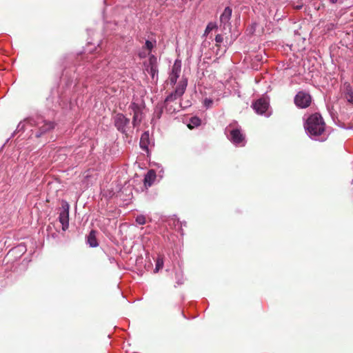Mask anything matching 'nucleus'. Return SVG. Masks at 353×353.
Here are the masks:
<instances>
[{"label": "nucleus", "instance_id": "9", "mask_svg": "<svg viewBox=\"0 0 353 353\" xmlns=\"http://www.w3.org/2000/svg\"><path fill=\"white\" fill-rule=\"evenodd\" d=\"M181 70V61L176 59L172 68V71L170 73L169 80L171 85L176 84L177 79L180 75Z\"/></svg>", "mask_w": 353, "mask_h": 353}, {"label": "nucleus", "instance_id": "7", "mask_svg": "<svg viewBox=\"0 0 353 353\" xmlns=\"http://www.w3.org/2000/svg\"><path fill=\"white\" fill-rule=\"evenodd\" d=\"M69 209L70 205L68 203L63 201L61 204V210L59 215V220L62 225V230L63 231H65L69 227Z\"/></svg>", "mask_w": 353, "mask_h": 353}, {"label": "nucleus", "instance_id": "18", "mask_svg": "<svg viewBox=\"0 0 353 353\" xmlns=\"http://www.w3.org/2000/svg\"><path fill=\"white\" fill-rule=\"evenodd\" d=\"M146 70L151 75L152 79H154L155 76L157 77V66H148Z\"/></svg>", "mask_w": 353, "mask_h": 353}, {"label": "nucleus", "instance_id": "1", "mask_svg": "<svg viewBox=\"0 0 353 353\" xmlns=\"http://www.w3.org/2000/svg\"><path fill=\"white\" fill-rule=\"evenodd\" d=\"M55 127L53 121L47 120L41 116L28 117L21 121L16 129L17 132L29 130L30 137L40 138L52 130Z\"/></svg>", "mask_w": 353, "mask_h": 353}, {"label": "nucleus", "instance_id": "23", "mask_svg": "<svg viewBox=\"0 0 353 353\" xmlns=\"http://www.w3.org/2000/svg\"><path fill=\"white\" fill-rule=\"evenodd\" d=\"M157 66V57L153 55L150 54L149 57V64L148 66Z\"/></svg>", "mask_w": 353, "mask_h": 353}, {"label": "nucleus", "instance_id": "5", "mask_svg": "<svg viewBox=\"0 0 353 353\" xmlns=\"http://www.w3.org/2000/svg\"><path fill=\"white\" fill-rule=\"evenodd\" d=\"M252 106L254 111L259 114L269 117L272 114L271 111L269 110V101L265 98H261L256 100L252 103Z\"/></svg>", "mask_w": 353, "mask_h": 353}, {"label": "nucleus", "instance_id": "11", "mask_svg": "<svg viewBox=\"0 0 353 353\" xmlns=\"http://www.w3.org/2000/svg\"><path fill=\"white\" fill-rule=\"evenodd\" d=\"M232 10L230 7H226L220 16V23L223 26V28L229 27L230 25V20L232 17Z\"/></svg>", "mask_w": 353, "mask_h": 353}, {"label": "nucleus", "instance_id": "25", "mask_svg": "<svg viewBox=\"0 0 353 353\" xmlns=\"http://www.w3.org/2000/svg\"><path fill=\"white\" fill-rule=\"evenodd\" d=\"M163 104H164V108H165L167 112L172 114L175 112V108H172V107L171 105L170 106L168 103H164L163 102Z\"/></svg>", "mask_w": 353, "mask_h": 353}, {"label": "nucleus", "instance_id": "19", "mask_svg": "<svg viewBox=\"0 0 353 353\" xmlns=\"http://www.w3.org/2000/svg\"><path fill=\"white\" fill-rule=\"evenodd\" d=\"M135 221L138 225H144L146 223V216L143 214H139L136 216Z\"/></svg>", "mask_w": 353, "mask_h": 353}, {"label": "nucleus", "instance_id": "27", "mask_svg": "<svg viewBox=\"0 0 353 353\" xmlns=\"http://www.w3.org/2000/svg\"><path fill=\"white\" fill-rule=\"evenodd\" d=\"M223 41V37L221 34H217L216 37H215V41L217 43H222Z\"/></svg>", "mask_w": 353, "mask_h": 353}, {"label": "nucleus", "instance_id": "17", "mask_svg": "<svg viewBox=\"0 0 353 353\" xmlns=\"http://www.w3.org/2000/svg\"><path fill=\"white\" fill-rule=\"evenodd\" d=\"M201 119L197 117H191L190 119V122L188 125V128L190 129H192L195 127H198L201 125Z\"/></svg>", "mask_w": 353, "mask_h": 353}, {"label": "nucleus", "instance_id": "20", "mask_svg": "<svg viewBox=\"0 0 353 353\" xmlns=\"http://www.w3.org/2000/svg\"><path fill=\"white\" fill-rule=\"evenodd\" d=\"M129 109H130L133 113L138 112L142 110L141 106L135 102H132L130 103Z\"/></svg>", "mask_w": 353, "mask_h": 353}, {"label": "nucleus", "instance_id": "28", "mask_svg": "<svg viewBox=\"0 0 353 353\" xmlns=\"http://www.w3.org/2000/svg\"><path fill=\"white\" fill-rule=\"evenodd\" d=\"M177 224H179V228H180L179 229H180L181 230H182V228H182L183 226H186V222H183H183L180 221L179 219L177 220ZM181 234H182V235L183 234V231H181Z\"/></svg>", "mask_w": 353, "mask_h": 353}, {"label": "nucleus", "instance_id": "15", "mask_svg": "<svg viewBox=\"0 0 353 353\" xmlns=\"http://www.w3.org/2000/svg\"><path fill=\"white\" fill-rule=\"evenodd\" d=\"M143 119V112L142 110L138 112L133 113V117H132V128L138 127Z\"/></svg>", "mask_w": 353, "mask_h": 353}, {"label": "nucleus", "instance_id": "16", "mask_svg": "<svg viewBox=\"0 0 353 353\" xmlns=\"http://www.w3.org/2000/svg\"><path fill=\"white\" fill-rule=\"evenodd\" d=\"M164 109V104L163 103H159L156 105L154 110V117L159 119L161 117Z\"/></svg>", "mask_w": 353, "mask_h": 353}, {"label": "nucleus", "instance_id": "2", "mask_svg": "<svg viewBox=\"0 0 353 353\" xmlns=\"http://www.w3.org/2000/svg\"><path fill=\"white\" fill-rule=\"evenodd\" d=\"M325 124L319 113L311 114L306 119L304 128L307 134L313 140L323 141L325 139L322 137L325 132Z\"/></svg>", "mask_w": 353, "mask_h": 353}, {"label": "nucleus", "instance_id": "13", "mask_svg": "<svg viewBox=\"0 0 353 353\" xmlns=\"http://www.w3.org/2000/svg\"><path fill=\"white\" fill-rule=\"evenodd\" d=\"M150 143V134L148 132H145L141 134L140 139V147L145 151L148 150V145Z\"/></svg>", "mask_w": 353, "mask_h": 353}, {"label": "nucleus", "instance_id": "30", "mask_svg": "<svg viewBox=\"0 0 353 353\" xmlns=\"http://www.w3.org/2000/svg\"><path fill=\"white\" fill-rule=\"evenodd\" d=\"M98 61H95L93 63H92V66L93 67H96L97 69H99L100 68V66H98Z\"/></svg>", "mask_w": 353, "mask_h": 353}, {"label": "nucleus", "instance_id": "29", "mask_svg": "<svg viewBox=\"0 0 353 353\" xmlns=\"http://www.w3.org/2000/svg\"><path fill=\"white\" fill-rule=\"evenodd\" d=\"M176 283H177V284H178V285H181V284H183V278H181V279L179 278V279H177Z\"/></svg>", "mask_w": 353, "mask_h": 353}, {"label": "nucleus", "instance_id": "31", "mask_svg": "<svg viewBox=\"0 0 353 353\" xmlns=\"http://www.w3.org/2000/svg\"><path fill=\"white\" fill-rule=\"evenodd\" d=\"M139 57H140V58H144V57H145V54H144V53H139Z\"/></svg>", "mask_w": 353, "mask_h": 353}, {"label": "nucleus", "instance_id": "26", "mask_svg": "<svg viewBox=\"0 0 353 353\" xmlns=\"http://www.w3.org/2000/svg\"><path fill=\"white\" fill-rule=\"evenodd\" d=\"M216 26L212 24V23H209L207 27H206V29H205V33H209L214 28H215Z\"/></svg>", "mask_w": 353, "mask_h": 353}, {"label": "nucleus", "instance_id": "22", "mask_svg": "<svg viewBox=\"0 0 353 353\" xmlns=\"http://www.w3.org/2000/svg\"><path fill=\"white\" fill-rule=\"evenodd\" d=\"M156 40H154L153 41L146 40L145 43V48L149 51L151 52L152 50L154 48V47L156 45Z\"/></svg>", "mask_w": 353, "mask_h": 353}, {"label": "nucleus", "instance_id": "3", "mask_svg": "<svg viewBox=\"0 0 353 353\" xmlns=\"http://www.w3.org/2000/svg\"><path fill=\"white\" fill-rule=\"evenodd\" d=\"M234 123L230 124L225 128V134L229 140L236 146H244L245 144V137L242 133L241 128Z\"/></svg>", "mask_w": 353, "mask_h": 353}, {"label": "nucleus", "instance_id": "6", "mask_svg": "<svg viewBox=\"0 0 353 353\" xmlns=\"http://www.w3.org/2000/svg\"><path fill=\"white\" fill-rule=\"evenodd\" d=\"M187 84L188 82L186 79L181 81L176 87L175 90L168 94L165 99L164 103H169L170 102L174 101L178 98L182 97L185 91Z\"/></svg>", "mask_w": 353, "mask_h": 353}, {"label": "nucleus", "instance_id": "32", "mask_svg": "<svg viewBox=\"0 0 353 353\" xmlns=\"http://www.w3.org/2000/svg\"><path fill=\"white\" fill-rule=\"evenodd\" d=\"M338 0H330V1L332 3H335L337 2Z\"/></svg>", "mask_w": 353, "mask_h": 353}, {"label": "nucleus", "instance_id": "14", "mask_svg": "<svg viewBox=\"0 0 353 353\" xmlns=\"http://www.w3.org/2000/svg\"><path fill=\"white\" fill-rule=\"evenodd\" d=\"M87 243L91 248H96L98 246L99 244L96 238V232L94 230L90 231L88 236Z\"/></svg>", "mask_w": 353, "mask_h": 353}, {"label": "nucleus", "instance_id": "24", "mask_svg": "<svg viewBox=\"0 0 353 353\" xmlns=\"http://www.w3.org/2000/svg\"><path fill=\"white\" fill-rule=\"evenodd\" d=\"M203 106L206 108H210L212 107V104H213V100L211 99H208V98H205L204 100H203Z\"/></svg>", "mask_w": 353, "mask_h": 353}, {"label": "nucleus", "instance_id": "33", "mask_svg": "<svg viewBox=\"0 0 353 353\" xmlns=\"http://www.w3.org/2000/svg\"><path fill=\"white\" fill-rule=\"evenodd\" d=\"M78 84H79V83H77L75 85V87H76V88H77Z\"/></svg>", "mask_w": 353, "mask_h": 353}, {"label": "nucleus", "instance_id": "10", "mask_svg": "<svg viewBox=\"0 0 353 353\" xmlns=\"http://www.w3.org/2000/svg\"><path fill=\"white\" fill-rule=\"evenodd\" d=\"M341 90L347 101L353 105V88L351 84L347 81L344 82Z\"/></svg>", "mask_w": 353, "mask_h": 353}, {"label": "nucleus", "instance_id": "21", "mask_svg": "<svg viewBox=\"0 0 353 353\" xmlns=\"http://www.w3.org/2000/svg\"><path fill=\"white\" fill-rule=\"evenodd\" d=\"M163 259L161 256H159L157 259L154 272H158L159 270L163 268Z\"/></svg>", "mask_w": 353, "mask_h": 353}, {"label": "nucleus", "instance_id": "12", "mask_svg": "<svg viewBox=\"0 0 353 353\" xmlns=\"http://www.w3.org/2000/svg\"><path fill=\"white\" fill-rule=\"evenodd\" d=\"M156 176L157 175L155 171L154 170H150L145 175L143 180L144 185L146 188L150 187L153 184Z\"/></svg>", "mask_w": 353, "mask_h": 353}, {"label": "nucleus", "instance_id": "8", "mask_svg": "<svg viewBox=\"0 0 353 353\" xmlns=\"http://www.w3.org/2000/svg\"><path fill=\"white\" fill-rule=\"evenodd\" d=\"M312 101L310 94L305 92H299L294 97V103L296 105L300 108H306L308 107Z\"/></svg>", "mask_w": 353, "mask_h": 353}, {"label": "nucleus", "instance_id": "4", "mask_svg": "<svg viewBox=\"0 0 353 353\" xmlns=\"http://www.w3.org/2000/svg\"><path fill=\"white\" fill-rule=\"evenodd\" d=\"M114 125L117 130L121 134L128 136V132L132 127L130 125V120L122 113H117L113 118Z\"/></svg>", "mask_w": 353, "mask_h": 353}]
</instances>
